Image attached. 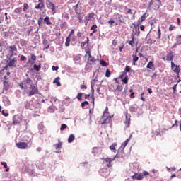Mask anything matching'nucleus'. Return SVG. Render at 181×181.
Returning a JSON list of instances; mask_svg holds the SVG:
<instances>
[{"label":"nucleus","mask_w":181,"mask_h":181,"mask_svg":"<svg viewBox=\"0 0 181 181\" xmlns=\"http://www.w3.org/2000/svg\"><path fill=\"white\" fill-rule=\"evenodd\" d=\"M131 39L132 40L127 42L132 47H134V45H135V35L134 34L131 35Z\"/></svg>","instance_id":"6ab92c4d"},{"label":"nucleus","mask_w":181,"mask_h":181,"mask_svg":"<svg viewBox=\"0 0 181 181\" xmlns=\"http://www.w3.org/2000/svg\"><path fill=\"white\" fill-rule=\"evenodd\" d=\"M153 63H155V60L152 59L151 61H150L148 63L146 68L152 70V69H153V67H155V64H153Z\"/></svg>","instance_id":"aec40b11"},{"label":"nucleus","mask_w":181,"mask_h":181,"mask_svg":"<svg viewBox=\"0 0 181 181\" xmlns=\"http://www.w3.org/2000/svg\"><path fill=\"white\" fill-rule=\"evenodd\" d=\"M132 137V135H130L129 138L127 139V140L124 142V144L121 145L120 149H122V152L121 153L118 152V153H117V155H115L113 158L118 159V158H124V150L125 149V146L128 145V143L129 142V141H131Z\"/></svg>","instance_id":"f03ea898"},{"label":"nucleus","mask_w":181,"mask_h":181,"mask_svg":"<svg viewBox=\"0 0 181 181\" xmlns=\"http://www.w3.org/2000/svg\"><path fill=\"white\" fill-rule=\"evenodd\" d=\"M135 93L132 92V93L130 94V98H135Z\"/></svg>","instance_id":"bf43d9fd"},{"label":"nucleus","mask_w":181,"mask_h":181,"mask_svg":"<svg viewBox=\"0 0 181 181\" xmlns=\"http://www.w3.org/2000/svg\"><path fill=\"white\" fill-rule=\"evenodd\" d=\"M86 54L88 56V63H89V64L95 63V58H94V57H91V52L86 51Z\"/></svg>","instance_id":"6e6552de"},{"label":"nucleus","mask_w":181,"mask_h":181,"mask_svg":"<svg viewBox=\"0 0 181 181\" xmlns=\"http://www.w3.org/2000/svg\"><path fill=\"white\" fill-rule=\"evenodd\" d=\"M148 175H149V173L148 171L143 172V176H148Z\"/></svg>","instance_id":"13d9d810"},{"label":"nucleus","mask_w":181,"mask_h":181,"mask_svg":"<svg viewBox=\"0 0 181 181\" xmlns=\"http://www.w3.org/2000/svg\"><path fill=\"white\" fill-rule=\"evenodd\" d=\"M25 84H29L30 86V87L33 86V81L30 79V78H27L25 81H24Z\"/></svg>","instance_id":"bb28decb"},{"label":"nucleus","mask_w":181,"mask_h":181,"mask_svg":"<svg viewBox=\"0 0 181 181\" xmlns=\"http://www.w3.org/2000/svg\"><path fill=\"white\" fill-rule=\"evenodd\" d=\"M90 30H93V33H95L97 32V25H93L90 27Z\"/></svg>","instance_id":"c756f323"},{"label":"nucleus","mask_w":181,"mask_h":181,"mask_svg":"<svg viewBox=\"0 0 181 181\" xmlns=\"http://www.w3.org/2000/svg\"><path fill=\"white\" fill-rule=\"evenodd\" d=\"M71 38V37L69 36H67L66 38L65 46H66V47H69V46H70Z\"/></svg>","instance_id":"a878e982"},{"label":"nucleus","mask_w":181,"mask_h":181,"mask_svg":"<svg viewBox=\"0 0 181 181\" xmlns=\"http://www.w3.org/2000/svg\"><path fill=\"white\" fill-rule=\"evenodd\" d=\"M174 29H176V26L170 25L169 27L170 32H172V30H174Z\"/></svg>","instance_id":"de8ad7c7"},{"label":"nucleus","mask_w":181,"mask_h":181,"mask_svg":"<svg viewBox=\"0 0 181 181\" xmlns=\"http://www.w3.org/2000/svg\"><path fill=\"white\" fill-rule=\"evenodd\" d=\"M9 66H8V64L7 65H6L4 68H3V69L2 70H8V69H9Z\"/></svg>","instance_id":"69168bd1"},{"label":"nucleus","mask_w":181,"mask_h":181,"mask_svg":"<svg viewBox=\"0 0 181 181\" xmlns=\"http://www.w3.org/2000/svg\"><path fill=\"white\" fill-rule=\"evenodd\" d=\"M40 65L34 64V70H36L37 71H39V70H40Z\"/></svg>","instance_id":"a19ab883"},{"label":"nucleus","mask_w":181,"mask_h":181,"mask_svg":"<svg viewBox=\"0 0 181 181\" xmlns=\"http://www.w3.org/2000/svg\"><path fill=\"white\" fill-rule=\"evenodd\" d=\"M16 145L18 149H28V143L26 142H18Z\"/></svg>","instance_id":"1a4fd4ad"},{"label":"nucleus","mask_w":181,"mask_h":181,"mask_svg":"<svg viewBox=\"0 0 181 181\" xmlns=\"http://www.w3.org/2000/svg\"><path fill=\"white\" fill-rule=\"evenodd\" d=\"M94 16H95V13L94 12L89 13L88 16H85L86 22H87L88 23V22H90V21H91L93 18H94Z\"/></svg>","instance_id":"4468645a"},{"label":"nucleus","mask_w":181,"mask_h":181,"mask_svg":"<svg viewBox=\"0 0 181 181\" xmlns=\"http://www.w3.org/2000/svg\"><path fill=\"white\" fill-rule=\"evenodd\" d=\"M177 84H175L173 86V87L172 88L173 90H174V93H176V87H177Z\"/></svg>","instance_id":"680f3d73"},{"label":"nucleus","mask_w":181,"mask_h":181,"mask_svg":"<svg viewBox=\"0 0 181 181\" xmlns=\"http://www.w3.org/2000/svg\"><path fill=\"white\" fill-rule=\"evenodd\" d=\"M66 128H67V126L66 125V124H62L61 125L60 131H64V129H66Z\"/></svg>","instance_id":"79ce46f5"},{"label":"nucleus","mask_w":181,"mask_h":181,"mask_svg":"<svg viewBox=\"0 0 181 181\" xmlns=\"http://www.w3.org/2000/svg\"><path fill=\"white\" fill-rule=\"evenodd\" d=\"M55 149L59 150L62 149V146H63V143L62 142H59L58 144H56L54 145Z\"/></svg>","instance_id":"5701e85b"},{"label":"nucleus","mask_w":181,"mask_h":181,"mask_svg":"<svg viewBox=\"0 0 181 181\" xmlns=\"http://www.w3.org/2000/svg\"><path fill=\"white\" fill-rule=\"evenodd\" d=\"M126 119L124 121V124L126 125V128H129V125H131V115L128 114V112L125 113Z\"/></svg>","instance_id":"39448f33"},{"label":"nucleus","mask_w":181,"mask_h":181,"mask_svg":"<svg viewBox=\"0 0 181 181\" xmlns=\"http://www.w3.org/2000/svg\"><path fill=\"white\" fill-rule=\"evenodd\" d=\"M105 77H111V71L110 69H106Z\"/></svg>","instance_id":"72a5a7b5"},{"label":"nucleus","mask_w":181,"mask_h":181,"mask_svg":"<svg viewBox=\"0 0 181 181\" xmlns=\"http://www.w3.org/2000/svg\"><path fill=\"white\" fill-rule=\"evenodd\" d=\"M38 93H39V90L37 89V87H36L33 85H31L30 90L28 94V96L32 97V95H35V94H38Z\"/></svg>","instance_id":"20e7f679"},{"label":"nucleus","mask_w":181,"mask_h":181,"mask_svg":"<svg viewBox=\"0 0 181 181\" xmlns=\"http://www.w3.org/2000/svg\"><path fill=\"white\" fill-rule=\"evenodd\" d=\"M1 164L6 168H8V164L6 162H1Z\"/></svg>","instance_id":"6e6d98bb"},{"label":"nucleus","mask_w":181,"mask_h":181,"mask_svg":"<svg viewBox=\"0 0 181 181\" xmlns=\"http://www.w3.org/2000/svg\"><path fill=\"white\" fill-rule=\"evenodd\" d=\"M1 114H2V115H4V117H8V115H9V113H6V112H5V111H2L1 112Z\"/></svg>","instance_id":"5fc2aeb1"},{"label":"nucleus","mask_w":181,"mask_h":181,"mask_svg":"<svg viewBox=\"0 0 181 181\" xmlns=\"http://www.w3.org/2000/svg\"><path fill=\"white\" fill-rule=\"evenodd\" d=\"M43 23V17H40L37 21L38 26L40 28L42 26V23Z\"/></svg>","instance_id":"cd10ccee"},{"label":"nucleus","mask_w":181,"mask_h":181,"mask_svg":"<svg viewBox=\"0 0 181 181\" xmlns=\"http://www.w3.org/2000/svg\"><path fill=\"white\" fill-rule=\"evenodd\" d=\"M98 83V81L97 80H93V81L91 83V90L93 92V104L94 105V101L95 100V98H94V88H95V84Z\"/></svg>","instance_id":"f8f14e48"},{"label":"nucleus","mask_w":181,"mask_h":181,"mask_svg":"<svg viewBox=\"0 0 181 181\" xmlns=\"http://www.w3.org/2000/svg\"><path fill=\"white\" fill-rule=\"evenodd\" d=\"M81 97H83V93H78L76 98L79 100L81 101Z\"/></svg>","instance_id":"ea45409f"},{"label":"nucleus","mask_w":181,"mask_h":181,"mask_svg":"<svg viewBox=\"0 0 181 181\" xmlns=\"http://www.w3.org/2000/svg\"><path fill=\"white\" fill-rule=\"evenodd\" d=\"M20 60L21 62H25V60H26V57H25L24 55H21Z\"/></svg>","instance_id":"8fccbe9b"},{"label":"nucleus","mask_w":181,"mask_h":181,"mask_svg":"<svg viewBox=\"0 0 181 181\" xmlns=\"http://www.w3.org/2000/svg\"><path fill=\"white\" fill-rule=\"evenodd\" d=\"M44 22H45V25H47L48 26L52 25V22L50 21V18L49 16H46L44 18Z\"/></svg>","instance_id":"412c9836"},{"label":"nucleus","mask_w":181,"mask_h":181,"mask_svg":"<svg viewBox=\"0 0 181 181\" xmlns=\"http://www.w3.org/2000/svg\"><path fill=\"white\" fill-rule=\"evenodd\" d=\"M47 6L48 9H50L52 11V15H55L57 12V8H59L58 6L56 7V5H54L53 2H51V1H48L47 3Z\"/></svg>","instance_id":"7ed1b4c3"},{"label":"nucleus","mask_w":181,"mask_h":181,"mask_svg":"<svg viewBox=\"0 0 181 181\" xmlns=\"http://www.w3.org/2000/svg\"><path fill=\"white\" fill-rule=\"evenodd\" d=\"M77 36L78 37H81V36H83V34L81 33V32H78L77 33Z\"/></svg>","instance_id":"0e129e2a"},{"label":"nucleus","mask_w":181,"mask_h":181,"mask_svg":"<svg viewBox=\"0 0 181 181\" xmlns=\"http://www.w3.org/2000/svg\"><path fill=\"white\" fill-rule=\"evenodd\" d=\"M80 88L81 90H87V86L86 85H81Z\"/></svg>","instance_id":"603ef678"},{"label":"nucleus","mask_w":181,"mask_h":181,"mask_svg":"<svg viewBox=\"0 0 181 181\" xmlns=\"http://www.w3.org/2000/svg\"><path fill=\"white\" fill-rule=\"evenodd\" d=\"M73 35H74V30H71V32L69 33V34L68 35V37H71V36H73Z\"/></svg>","instance_id":"3c124183"},{"label":"nucleus","mask_w":181,"mask_h":181,"mask_svg":"<svg viewBox=\"0 0 181 181\" xmlns=\"http://www.w3.org/2000/svg\"><path fill=\"white\" fill-rule=\"evenodd\" d=\"M100 64H101V66H103V67H106V66L108 65V64L105 61H104V59L100 61Z\"/></svg>","instance_id":"7c9ffc66"},{"label":"nucleus","mask_w":181,"mask_h":181,"mask_svg":"<svg viewBox=\"0 0 181 181\" xmlns=\"http://www.w3.org/2000/svg\"><path fill=\"white\" fill-rule=\"evenodd\" d=\"M16 58H13L9 61L8 66H9V67H16Z\"/></svg>","instance_id":"a211bd4d"},{"label":"nucleus","mask_w":181,"mask_h":181,"mask_svg":"<svg viewBox=\"0 0 181 181\" xmlns=\"http://www.w3.org/2000/svg\"><path fill=\"white\" fill-rule=\"evenodd\" d=\"M103 160H104V162L107 163V168H112V164H111V162L115 160V158H103Z\"/></svg>","instance_id":"0eeeda50"},{"label":"nucleus","mask_w":181,"mask_h":181,"mask_svg":"<svg viewBox=\"0 0 181 181\" xmlns=\"http://www.w3.org/2000/svg\"><path fill=\"white\" fill-rule=\"evenodd\" d=\"M39 4L35 6V9H40L42 11L43 8H45V1L43 0H38Z\"/></svg>","instance_id":"9b49d317"},{"label":"nucleus","mask_w":181,"mask_h":181,"mask_svg":"<svg viewBox=\"0 0 181 181\" xmlns=\"http://www.w3.org/2000/svg\"><path fill=\"white\" fill-rule=\"evenodd\" d=\"M31 60H33V62H36V55L32 54L31 59H28V63H30Z\"/></svg>","instance_id":"2f4dec72"},{"label":"nucleus","mask_w":181,"mask_h":181,"mask_svg":"<svg viewBox=\"0 0 181 181\" xmlns=\"http://www.w3.org/2000/svg\"><path fill=\"white\" fill-rule=\"evenodd\" d=\"M145 19H146V13H144L143 16H141L140 23H142V22H144V21H145Z\"/></svg>","instance_id":"4c0bfd02"},{"label":"nucleus","mask_w":181,"mask_h":181,"mask_svg":"<svg viewBox=\"0 0 181 181\" xmlns=\"http://www.w3.org/2000/svg\"><path fill=\"white\" fill-rule=\"evenodd\" d=\"M8 83L6 82H4V90H6V91H8Z\"/></svg>","instance_id":"49530a36"},{"label":"nucleus","mask_w":181,"mask_h":181,"mask_svg":"<svg viewBox=\"0 0 181 181\" xmlns=\"http://www.w3.org/2000/svg\"><path fill=\"white\" fill-rule=\"evenodd\" d=\"M171 69L173 70L174 73H176V74H179V73H180V67L175 64L173 62H171Z\"/></svg>","instance_id":"423d86ee"},{"label":"nucleus","mask_w":181,"mask_h":181,"mask_svg":"<svg viewBox=\"0 0 181 181\" xmlns=\"http://www.w3.org/2000/svg\"><path fill=\"white\" fill-rule=\"evenodd\" d=\"M14 13H22V8L18 7L14 10Z\"/></svg>","instance_id":"c85d7f7f"},{"label":"nucleus","mask_w":181,"mask_h":181,"mask_svg":"<svg viewBox=\"0 0 181 181\" xmlns=\"http://www.w3.org/2000/svg\"><path fill=\"white\" fill-rule=\"evenodd\" d=\"M37 152H42V148L41 147L37 148Z\"/></svg>","instance_id":"774afa93"},{"label":"nucleus","mask_w":181,"mask_h":181,"mask_svg":"<svg viewBox=\"0 0 181 181\" xmlns=\"http://www.w3.org/2000/svg\"><path fill=\"white\" fill-rule=\"evenodd\" d=\"M8 48L9 49L10 53H11V56H16L15 52H18V49L16 45L9 46Z\"/></svg>","instance_id":"ddd939ff"},{"label":"nucleus","mask_w":181,"mask_h":181,"mask_svg":"<svg viewBox=\"0 0 181 181\" xmlns=\"http://www.w3.org/2000/svg\"><path fill=\"white\" fill-rule=\"evenodd\" d=\"M22 122V119L19 116H14L13 117V123L15 124V125H18V124H21Z\"/></svg>","instance_id":"2eb2a0df"},{"label":"nucleus","mask_w":181,"mask_h":181,"mask_svg":"<svg viewBox=\"0 0 181 181\" xmlns=\"http://www.w3.org/2000/svg\"><path fill=\"white\" fill-rule=\"evenodd\" d=\"M124 71L126 72V74H127V73H129V71H131V67H129V66L127 65Z\"/></svg>","instance_id":"58836bf2"},{"label":"nucleus","mask_w":181,"mask_h":181,"mask_svg":"<svg viewBox=\"0 0 181 181\" xmlns=\"http://www.w3.org/2000/svg\"><path fill=\"white\" fill-rule=\"evenodd\" d=\"M54 84H57V87H60V86H62V83H60V77H57L56 78L54 81H53Z\"/></svg>","instance_id":"4be33fe9"},{"label":"nucleus","mask_w":181,"mask_h":181,"mask_svg":"<svg viewBox=\"0 0 181 181\" xmlns=\"http://www.w3.org/2000/svg\"><path fill=\"white\" fill-rule=\"evenodd\" d=\"M137 53H138V51H136V52L132 55L133 66H136V62L139 60V57H138Z\"/></svg>","instance_id":"f3484780"},{"label":"nucleus","mask_w":181,"mask_h":181,"mask_svg":"<svg viewBox=\"0 0 181 181\" xmlns=\"http://www.w3.org/2000/svg\"><path fill=\"white\" fill-rule=\"evenodd\" d=\"M62 28H67V22H64L61 24Z\"/></svg>","instance_id":"864d4df0"},{"label":"nucleus","mask_w":181,"mask_h":181,"mask_svg":"<svg viewBox=\"0 0 181 181\" xmlns=\"http://www.w3.org/2000/svg\"><path fill=\"white\" fill-rule=\"evenodd\" d=\"M125 76H127V72L123 71V73L120 74L119 78H122H122H124V77H125Z\"/></svg>","instance_id":"a18cd8bd"},{"label":"nucleus","mask_w":181,"mask_h":181,"mask_svg":"<svg viewBox=\"0 0 181 181\" xmlns=\"http://www.w3.org/2000/svg\"><path fill=\"white\" fill-rule=\"evenodd\" d=\"M78 22L80 23H81L83 22V17H81V13L78 14Z\"/></svg>","instance_id":"37998d69"},{"label":"nucleus","mask_w":181,"mask_h":181,"mask_svg":"<svg viewBox=\"0 0 181 181\" xmlns=\"http://www.w3.org/2000/svg\"><path fill=\"white\" fill-rule=\"evenodd\" d=\"M165 60H166L167 62H173V52L170 51V52L167 54Z\"/></svg>","instance_id":"dca6fc26"},{"label":"nucleus","mask_w":181,"mask_h":181,"mask_svg":"<svg viewBox=\"0 0 181 181\" xmlns=\"http://www.w3.org/2000/svg\"><path fill=\"white\" fill-rule=\"evenodd\" d=\"M158 35L157 37V39H160V37L162 36V32L160 30V28H158Z\"/></svg>","instance_id":"e433bc0d"},{"label":"nucleus","mask_w":181,"mask_h":181,"mask_svg":"<svg viewBox=\"0 0 181 181\" xmlns=\"http://www.w3.org/2000/svg\"><path fill=\"white\" fill-rule=\"evenodd\" d=\"M115 146H117V143L112 144L109 148L111 151H115Z\"/></svg>","instance_id":"f704fd0d"},{"label":"nucleus","mask_w":181,"mask_h":181,"mask_svg":"<svg viewBox=\"0 0 181 181\" xmlns=\"http://www.w3.org/2000/svg\"><path fill=\"white\" fill-rule=\"evenodd\" d=\"M156 76H158V74H157L156 73H154V74H153V76H151V78H153V79L156 78Z\"/></svg>","instance_id":"e2e57ef3"},{"label":"nucleus","mask_w":181,"mask_h":181,"mask_svg":"<svg viewBox=\"0 0 181 181\" xmlns=\"http://www.w3.org/2000/svg\"><path fill=\"white\" fill-rule=\"evenodd\" d=\"M28 9H29V4H28V3H24L23 7V12H28Z\"/></svg>","instance_id":"b1692460"},{"label":"nucleus","mask_w":181,"mask_h":181,"mask_svg":"<svg viewBox=\"0 0 181 181\" xmlns=\"http://www.w3.org/2000/svg\"><path fill=\"white\" fill-rule=\"evenodd\" d=\"M86 105H88V101H84L81 103L82 108H84V107H86Z\"/></svg>","instance_id":"c03bdc74"},{"label":"nucleus","mask_w":181,"mask_h":181,"mask_svg":"<svg viewBox=\"0 0 181 181\" xmlns=\"http://www.w3.org/2000/svg\"><path fill=\"white\" fill-rule=\"evenodd\" d=\"M124 84H128V75H126L124 78L122 79Z\"/></svg>","instance_id":"473e14b6"},{"label":"nucleus","mask_w":181,"mask_h":181,"mask_svg":"<svg viewBox=\"0 0 181 181\" xmlns=\"http://www.w3.org/2000/svg\"><path fill=\"white\" fill-rule=\"evenodd\" d=\"M123 89H124V86L122 85H118L116 88L117 91H122Z\"/></svg>","instance_id":"c9c22d12"},{"label":"nucleus","mask_w":181,"mask_h":181,"mask_svg":"<svg viewBox=\"0 0 181 181\" xmlns=\"http://www.w3.org/2000/svg\"><path fill=\"white\" fill-rule=\"evenodd\" d=\"M132 179H133V180H142V179H144V175H142V173H136L132 176Z\"/></svg>","instance_id":"9d476101"},{"label":"nucleus","mask_w":181,"mask_h":181,"mask_svg":"<svg viewBox=\"0 0 181 181\" xmlns=\"http://www.w3.org/2000/svg\"><path fill=\"white\" fill-rule=\"evenodd\" d=\"M140 29L142 30V32H145V26L144 25H140Z\"/></svg>","instance_id":"052dcab7"},{"label":"nucleus","mask_w":181,"mask_h":181,"mask_svg":"<svg viewBox=\"0 0 181 181\" xmlns=\"http://www.w3.org/2000/svg\"><path fill=\"white\" fill-rule=\"evenodd\" d=\"M125 47V45H122V46L119 47V52H122V49Z\"/></svg>","instance_id":"4d7b16f0"},{"label":"nucleus","mask_w":181,"mask_h":181,"mask_svg":"<svg viewBox=\"0 0 181 181\" xmlns=\"http://www.w3.org/2000/svg\"><path fill=\"white\" fill-rule=\"evenodd\" d=\"M75 136L74 134H70L69 138H68V142L69 144H71V142H73V141L75 139Z\"/></svg>","instance_id":"393cba45"},{"label":"nucleus","mask_w":181,"mask_h":181,"mask_svg":"<svg viewBox=\"0 0 181 181\" xmlns=\"http://www.w3.org/2000/svg\"><path fill=\"white\" fill-rule=\"evenodd\" d=\"M151 172L152 173H158L159 171L158 170L153 169Z\"/></svg>","instance_id":"338daca9"},{"label":"nucleus","mask_w":181,"mask_h":181,"mask_svg":"<svg viewBox=\"0 0 181 181\" xmlns=\"http://www.w3.org/2000/svg\"><path fill=\"white\" fill-rule=\"evenodd\" d=\"M52 70L53 71H57V70H59V66H52Z\"/></svg>","instance_id":"09e8293b"},{"label":"nucleus","mask_w":181,"mask_h":181,"mask_svg":"<svg viewBox=\"0 0 181 181\" xmlns=\"http://www.w3.org/2000/svg\"><path fill=\"white\" fill-rule=\"evenodd\" d=\"M124 22V17L119 13H115L114 20H109L107 23L110 25V28H112V25L116 23V25H121Z\"/></svg>","instance_id":"f257e3e1"}]
</instances>
